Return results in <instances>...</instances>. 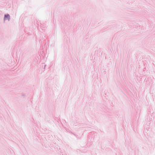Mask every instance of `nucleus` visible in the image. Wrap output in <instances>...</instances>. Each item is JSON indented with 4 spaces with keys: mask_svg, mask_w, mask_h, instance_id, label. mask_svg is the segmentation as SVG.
Here are the masks:
<instances>
[{
    "mask_svg": "<svg viewBox=\"0 0 155 155\" xmlns=\"http://www.w3.org/2000/svg\"><path fill=\"white\" fill-rule=\"evenodd\" d=\"M6 18L9 20V19L10 18V16L9 15H5V19H6Z\"/></svg>",
    "mask_w": 155,
    "mask_h": 155,
    "instance_id": "nucleus-1",
    "label": "nucleus"
}]
</instances>
